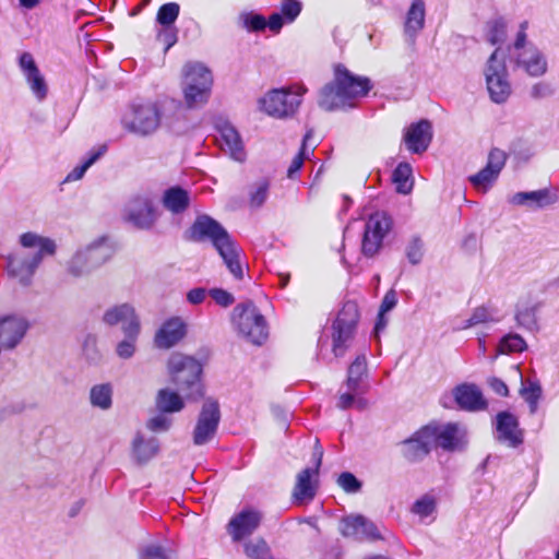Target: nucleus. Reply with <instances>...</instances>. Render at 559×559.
I'll list each match as a JSON object with an SVG mask.
<instances>
[{"mask_svg": "<svg viewBox=\"0 0 559 559\" xmlns=\"http://www.w3.org/2000/svg\"><path fill=\"white\" fill-rule=\"evenodd\" d=\"M371 87L368 78L355 75L343 64H336L333 81L320 90L318 105L325 111L353 108L359 98L369 93Z\"/></svg>", "mask_w": 559, "mask_h": 559, "instance_id": "1", "label": "nucleus"}, {"mask_svg": "<svg viewBox=\"0 0 559 559\" xmlns=\"http://www.w3.org/2000/svg\"><path fill=\"white\" fill-rule=\"evenodd\" d=\"M186 235L187 239L192 241H211L230 274L236 280L243 277V269L239 260L240 249L217 221L209 215H200L187 230Z\"/></svg>", "mask_w": 559, "mask_h": 559, "instance_id": "2", "label": "nucleus"}, {"mask_svg": "<svg viewBox=\"0 0 559 559\" xmlns=\"http://www.w3.org/2000/svg\"><path fill=\"white\" fill-rule=\"evenodd\" d=\"M20 243L24 248L38 249L35 253L16 252L8 257V272L22 285H28L41 263L44 255H52L56 252V243L52 239L35 233H24L20 237Z\"/></svg>", "mask_w": 559, "mask_h": 559, "instance_id": "3", "label": "nucleus"}, {"mask_svg": "<svg viewBox=\"0 0 559 559\" xmlns=\"http://www.w3.org/2000/svg\"><path fill=\"white\" fill-rule=\"evenodd\" d=\"M168 371L171 382L186 399L194 401L203 396L202 366L197 359L174 353L168 360Z\"/></svg>", "mask_w": 559, "mask_h": 559, "instance_id": "4", "label": "nucleus"}, {"mask_svg": "<svg viewBox=\"0 0 559 559\" xmlns=\"http://www.w3.org/2000/svg\"><path fill=\"white\" fill-rule=\"evenodd\" d=\"M111 255L112 247L108 239L100 237L75 251L66 263V272L75 278L87 276L106 263Z\"/></svg>", "mask_w": 559, "mask_h": 559, "instance_id": "5", "label": "nucleus"}, {"mask_svg": "<svg viewBox=\"0 0 559 559\" xmlns=\"http://www.w3.org/2000/svg\"><path fill=\"white\" fill-rule=\"evenodd\" d=\"M213 86V75L200 62H189L183 67L182 92L187 106L197 108L207 103Z\"/></svg>", "mask_w": 559, "mask_h": 559, "instance_id": "6", "label": "nucleus"}, {"mask_svg": "<svg viewBox=\"0 0 559 559\" xmlns=\"http://www.w3.org/2000/svg\"><path fill=\"white\" fill-rule=\"evenodd\" d=\"M231 321L238 333L254 345H262L269 336L266 321L252 301L237 305Z\"/></svg>", "mask_w": 559, "mask_h": 559, "instance_id": "7", "label": "nucleus"}, {"mask_svg": "<svg viewBox=\"0 0 559 559\" xmlns=\"http://www.w3.org/2000/svg\"><path fill=\"white\" fill-rule=\"evenodd\" d=\"M306 92L307 88L300 84L274 88L260 99V108L275 118L292 117L298 110Z\"/></svg>", "mask_w": 559, "mask_h": 559, "instance_id": "8", "label": "nucleus"}, {"mask_svg": "<svg viewBox=\"0 0 559 559\" xmlns=\"http://www.w3.org/2000/svg\"><path fill=\"white\" fill-rule=\"evenodd\" d=\"M162 112L157 103H133L122 117V124L138 135H150L160 126Z\"/></svg>", "mask_w": 559, "mask_h": 559, "instance_id": "9", "label": "nucleus"}, {"mask_svg": "<svg viewBox=\"0 0 559 559\" xmlns=\"http://www.w3.org/2000/svg\"><path fill=\"white\" fill-rule=\"evenodd\" d=\"M485 74L491 100L497 104L504 103L511 95V84L504 58L500 57L499 49H496L490 56Z\"/></svg>", "mask_w": 559, "mask_h": 559, "instance_id": "10", "label": "nucleus"}, {"mask_svg": "<svg viewBox=\"0 0 559 559\" xmlns=\"http://www.w3.org/2000/svg\"><path fill=\"white\" fill-rule=\"evenodd\" d=\"M221 421L219 405L216 401L206 400L198 416L192 440L195 445H204L212 441L217 432Z\"/></svg>", "mask_w": 559, "mask_h": 559, "instance_id": "11", "label": "nucleus"}, {"mask_svg": "<svg viewBox=\"0 0 559 559\" xmlns=\"http://www.w3.org/2000/svg\"><path fill=\"white\" fill-rule=\"evenodd\" d=\"M338 530L342 536L359 542L383 539L378 526L361 514H349L342 518Z\"/></svg>", "mask_w": 559, "mask_h": 559, "instance_id": "12", "label": "nucleus"}, {"mask_svg": "<svg viewBox=\"0 0 559 559\" xmlns=\"http://www.w3.org/2000/svg\"><path fill=\"white\" fill-rule=\"evenodd\" d=\"M103 322L109 326L120 324L124 335L139 336L141 325L135 309L130 304L109 307L103 314Z\"/></svg>", "mask_w": 559, "mask_h": 559, "instance_id": "13", "label": "nucleus"}, {"mask_svg": "<svg viewBox=\"0 0 559 559\" xmlns=\"http://www.w3.org/2000/svg\"><path fill=\"white\" fill-rule=\"evenodd\" d=\"M507 155L499 148L489 152L487 165L477 174L469 177L473 187L479 191L487 192L504 167Z\"/></svg>", "mask_w": 559, "mask_h": 559, "instance_id": "14", "label": "nucleus"}, {"mask_svg": "<svg viewBox=\"0 0 559 559\" xmlns=\"http://www.w3.org/2000/svg\"><path fill=\"white\" fill-rule=\"evenodd\" d=\"M323 451L321 448H316L313 457L316 460L314 467H307L302 469L296 478V484L293 490V499L298 504L311 501L316 496V484L312 480L318 475L319 467L322 462Z\"/></svg>", "mask_w": 559, "mask_h": 559, "instance_id": "15", "label": "nucleus"}, {"mask_svg": "<svg viewBox=\"0 0 559 559\" xmlns=\"http://www.w3.org/2000/svg\"><path fill=\"white\" fill-rule=\"evenodd\" d=\"M432 435V444L445 451L461 450L464 444V431L457 424H429L427 425Z\"/></svg>", "mask_w": 559, "mask_h": 559, "instance_id": "16", "label": "nucleus"}, {"mask_svg": "<svg viewBox=\"0 0 559 559\" xmlns=\"http://www.w3.org/2000/svg\"><path fill=\"white\" fill-rule=\"evenodd\" d=\"M431 436L429 429L425 426L403 440L400 445L405 460L412 463L424 460L433 447Z\"/></svg>", "mask_w": 559, "mask_h": 559, "instance_id": "17", "label": "nucleus"}, {"mask_svg": "<svg viewBox=\"0 0 559 559\" xmlns=\"http://www.w3.org/2000/svg\"><path fill=\"white\" fill-rule=\"evenodd\" d=\"M19 67L36 99L43 102L47 97L48 85L33 55L26 51L21 53Z\"/></svg>", "mask_w": 559, "mask_h": 559, "instance_id": "18", "label": "nucleus"}, {"mask_svg": "<svg viewBox=\"0 0 559 559\" xmlns=\"http://www.w3.org/2000/svg\"><path fill=\"white\" fill-rule=\"evenodd\" d=\"M497 440L510 448H516L524 441L523 430L519 427V420L510 412H500L496 416Z\"/></svg>", "mask_w": 559, "mask_h": 559, "instance_id": "19", "label": "nucleus"}, {"mask_svg": "<svg viewBox=\"0 0 559 559\" xmlns=\"http://www.w3.org/2000/svg\"><path fill=\"white\" fill-rule=\"evenodd\" d=\"M28 322L16 316L0 318V348L13 349L25 336Z\"/></svg>", "mask_w": 559, "mask_h": 559, "instance_id": "20", "label": "nucleus"}, {"mask_svg": "<svg viewBox=\"0 0 559 559\" xmlns=\"http://www.w3.org/2000/svg\"><path fill=\"white\" fill-rule=\"evenodd\" d=\"M187 334V323L180 317H171L157 330L154 343L157 348L169 349L177 345Z\"/></svg>", "mask_w": 559, "mask_h": 559, "instance_id": "21", "label": "nucleus"}, {"mask_svg": "<svg viewBox=\"0 0 559 559\" xmlns=\"http://www.w3.org/2000/svg\"><path fill=\"white\" fill-rule=\"evenodd\" d=\"M558 201V195L550 188L534 191L516 192L508 198V202L514 206H526L530 210L544 209Z\"/></svg>", "mask_w": 559, "mask_h": 559, "instance_id": "22", "label": "nucleus"}, {"mask_svg": "<svg viewBox=\"0 0 559 559\" xmlns=\"http://www.w3.org/2000/svg\"><path fill=\"white\" fill-rule=\"evenodd\" d=\"M126 217L128 222L141 229L151 228L156 221L153 204L150 199L144 197L133 198L129 202L126 210Z\"/></svg>", "mask_w": 559, "mask_h": 559, "instance_id": "23", "label": "nucleus"}, {"mask_svg": "<svg viewBox=\"0 0 559 559\" xmlns=\"http://www.w3.org/2000/svg\"><path fill=\"white\" fill-rule=\"evenodd\" d=\"M262 514L253 509L242 510L235 515L228 524V533L235 542L251 535L260 525Z\"/></svg>", "mask_w": 559, "mask_h": 559, "instance_id": "24", "label": "nucleus"}, {"mask_svg": "<svg viewBox=\"0 0 559 559\" xmlns=\"http://www.w3.org/2000/svg\"><path fill=\"white\" fill-rule=\"evenodd\" d=\"M432 139V127L428 120H420L411 124L404 134V142L408 151L415 154L424 153Z\"/></svg>", "mask_w": 559, "mask_h": 559, "instance_id": "25", "label": "nucleus"}, {"mask_svg": "<svg viewBox=\"0 0 559 559\" xmlns=\"http://www.w3.org/2000/svg\"><path fill=\"white\" fill-rule=\"evenodd\" d=\"M516 63L530 76H542L547 72L548 64L544 53L536 47L523 49L516 58Z\"/></svg>", "mask_w": 559, "mask_h": 559, "instance_id": "26", "label": "nucleus"}, {"mask_svg": "<svg viewBox=\"0 0 559 559\" xmlns=\"http://www.w3.org/2000/svg\"><path fill=\"white\" fill-rule=\"evenodd\" d=\"M222 150L230 155L237 162L246 159V152L242 141L237 130L229 123L219 128V138L217 139Z\"/></svg>", "mask_w": 559, "mask_h": 559, "instance_id": "27", "label": "nucleus"}, {"mask_svg": "<svg viewBox=\"0 0 559 559\" xmlns=\"http://www.w3.org/2000/svg\"><path fill=\"white\" fill-rule=\"evenodd\" d=\"M454 399L457 405L466 411H481L486 408V401L480 390L474 384H461L454 389Z\"/></svg>", "mask_w": 559, "mask_h": 559, "instance_id": "28", "label": "nucleus"}, {"mask_svg": "<svg viewBox=\"0 0 559 559\" xmlns=\"http://www.w3.org/2000/svg\"><path fill=\"white\" fill-rule=\"evenodd\" d=\"M425 3L423 0H414L407 11L404 24V33L409 43H414L417 34L425 25Z\"/></svg>", "mask_w": 559, "mask_h": 559, "instance_id": "29", "label": "nucleus"}, {"mask_svg": "<svg viewBox=\"0 0 559 559\" xmlns=\"http://www.w3.org/2000/svg\"><path fill=\"white\" fill-rule=\"evenodd\" d=\"M162 203L173 214H181L189 207V192L178 186L168 188L164 191Z\"/></svg>", "mask_w": 559, "mask_h": 559, "instance_id": "30", "label": "nucleus"}, {"mask_svg": "<svg viewBox=\"0 0 559 559\" xmlns=\"http://www.w3.org/2000/svg\"><path fill=\"white\" fill-rule=\"evenodd\" d=\"M367 372L366 355L361 354L348 367L346 385L347 389L354 393H365L366 386L362 385V377Z\"/></svg>", "mask_w": 559, "mask_h": 559, "instance_id": "31", "label": "nucleus"}, {"mask_svg": "<svg viewBox=\"0 0 559 559\" xmlns=\"http://www.w3.org/2000/svg\"><path fill=\"white\" fill-rule=\"evenodd\" d=\"M156 407L162 413H177L185 407V403L177 392L162 389L156 396Z\"/></svg>", "mask_w": 559, "mask_h": 559, "instance_id": "32", "label": "nucleus"}, {"mask_svg": "<svg viewBox=\"0 0 559 559\" xmlns=\"http://www.w3.org/2000/svg\"><path fill=\"white\" fill-rule=\"evenodd\" d=\"M159 444L157 439L151 438L144 440L141 436H136L133 441V457L138 463H146L158 452Z\"/></svg>", "mask_w": 559, "mask_h": 559, "instance_id": "33", "label": "nucleus"}, {"mask_svg": "<svg viewBox=\"0 0 559 559\" xmlns=\"http://www.w3.org/2000/svg\"><path fill=\"white\" fill-rule=\"evenodd\" d=\"M392 227L391 217L384 212H377L369 216L365 224L364 235H378L382 238L389 234Z\"/></svg>", "mask_w": 559, "mask_h": 559, "instance_id": "34", "label": "nucleus"}, {"mask_svg": "<svg viewBox=\"0 0 559 559\" xmlns=\"http://www.w3.org/2000/svg\"><path fill=\"white\" fill-rule=\"evenodd\" d=\"M332 350L335 357L345 355L353 337L355 330L348 328L336 326L333 324Z\"/></svg>", "mask_w": 559, "mask_h": 559, "instance_id": "35", "label": "nucleus"}, {"mask_svg": "<svg viewBox=\"0 0 559 559\" xmlns=\"http://www.w3.org/2000/svg\"><path fill=\"white\" fill-rule=\"evenodd\" d=\"M396 191L402 194H408L413 189L412 167L407 163H400L392 174Z\"/></svg>", "mask_w": 559, "mask_h": 559, "instance_id": "36", "label": "nucleus"}, {"mask_svg": "<svg viewBox=\"0 0 559 559\" xmlns=\"http://www.w3.org/2000/svg\"><path fill=\"white\" fill-rule=\"evenodd\" d=\"M537 311L538 305H518L515 311V320L518 325L528 330H537Z\"/></svg>", "mask_w": 559, "mask_h": 559, "instance_id": "37", "label": "nucleus"}, {"mask_svg": "<svg viewBox=\"0 0 559 559\" xmlns=\"http://www.w3.org/2000/svg\"><path fill=\"white\" fill-rule=\"evenodd\" d=\"M515 372L519 374L522 381V388L520 389L521 396L528 403L530 411L532 414L536 413L538 407V401L542 396V386L537 382L525 383L523 377L516 367Z\"/></svg>", "mask_w": 559, "mask_h": 559, "instance_id": "38", "label": "nucleus"}, {"mask_svg": "<svg viewBox=\"0 0 559 559\" xmlns=\"http://www.w3.org/2000/svg\"><path fill=\"white\" fill-rule=\"evenodd\" d=\"M358 319L359 311L357 305L354 301H347L344 304L343 308L338 312L333 324L336 326L355 330Z\"/></svg>", "mask_w": 559, "mask_h": 559, "instance_id": "39", "label": "nucleus"}, {"mask_svg": "<svg viewBox=\"0 0 559 559\" xmlns=\"http://www.w3.org/2000/svg\"><path fill=\"white\" fill-rule=\"evenodd\" d=\"M90 400L94 407L108 409L112 402V389L110 384L103 383L94 385L90 392Z\"/></svg>", "mask_w": 559, "mask_h": 559, "instance_id": "40", "label": "nucleus"}, {"mask_svg": "<svg viewBox=\"0 0 559 559\" xmlns=\"http://www.w3.org/2000/svg\"><path fill=\"white\" fill-rule=\"evenodd\" d=\"M270 190V181L267 179H260L253 182L249 188V204L253 209L261 207L267 197Z\"/></svg>", "mask_w": 559, "mask_h": 559, "instance_id": "41", "label": "nucleus"}, {"mask_svg": "<svg viewBox=\"0 0 559 559\" xmlns=\"http://www.w3.org/2000/svg\"><path fill=\"white\" fill-rule=\"evenodd\" d=\"M437 509V501L431 495H424L417 499L412 506V512L418 515L421 520L433 514Z\"/></svg>", "mask_w": 559, "mask_h": 559, "instance_id": "42", "label": "nucleus"}, {"mask_svg": "<svg viewBox=\"0 0 559 559\" xmlns=\"http://www.w3.org/2000/svg\"><path fill=\"white\" fill-rule=\"evenodd\" d=\"M106 152V146L103 145L97 150H94L90 153L88 158L80 166H76L72 171H70L67 176L68 181H75L81 179L85 171Z\"/></svg>", "mask_w": 559, "mask_h": 559, "instance_id": "43", "label": "nucleus"}, {"mask_svg": "<svg viewBox=\"0 0 559 559\" xmlns=\"http://www.w3.org/2000/svg\"><path fill=\"white\" fill-rule=\"evenodd\" d=\"M180 7L176 2L163 4L157 12L156 20L163 26L174 24L179 15Z\"/></svg>", "mask_w": 559, "mask_h": 559, "instance_id": "44", "label": "nucleus"}, {"mask_svg": "<svg viewBox=\"0 0 559 559\" xmlns=\"http://www.w3.org/2000/svg\"><path fill=\"white\" fill-rule=\"evenodd\" d=\"M506 22L501 17L489 21L487 23V39L492 45L503 41L506 37Z\"/></svg>", "mask_w": 559, "mask_h": 559, "instance_id": "45", "label": "nucleus"}, {"mask_svg": "<svg viewBox=\"0 0 559 559\" xmlns=\"http://www.w3.org/2000/svg\"><path fill=\"white\" fill-rule=\"evenodd\" d=\"M499 348L503 354L519 353L526 348V343L519 334H509L501 340Z\"/></svg>", "mask_w": 559, "mask_h": 559, "instance_id": "46", "label": "nucleus"}, {"mask_svg": "<svg viewBox=\"0 0 559 559\" xmlns=\"http://www.w3.org/2000/svg\"><path fill=\"white\" fill-rule=\"evenodd\" d=\"M239 21L247 31L249 32H260L266 27V20L264 16L255 13H241L239 15Z\"/></svg>", "mask_w": 559, "mask_h": 559, "instance_id": "47", "label": "nucleus"}, {"mask_svg": "<svg viewBox=\"0 0 559 559\" xmlns=\"http://www.w3.org/2000/svg\"><path fill=\"white\" fill-rule=\"evenodd\" d=\"M245 552L251 559H270V549L263 539L246 543Z\"/></svg>", "mask_w": 559, "mask_h": 559, "instance_id": "48", "label": "nucleus"}, {"mask_svg": "<svg viewBox=\"0 0 559 559\" xmlns=\"http://www.w3.org/2000/svg\"><path fill=\"white\" fill-rule=\"evenodd\" d=\"M383 239L384 238L373 234L364 235L361 241V253L367 258L374 257L382 248Z\"/></svg>", "mask_w": 559, "mask_h": 559, "instance_id": "49", "label": "nucleus"}, {"mask_svg": "<svg viewBox=\"0 0 559 559\" xmlns=\"http://www.w3.org/2000/svg\"><path fill=\"white\" fill-rule=\"evenodd\" d=\"M301 12V3L297 0H284L281 4V14L286 23H292Z\"/></svg>", "mask_w": 559, "mask_h": 559, "instance_id": "50", "label": "nucleus"}, {"mask_svg": "<svg viewBox=\"0 0 559 559\" xmlns=\"http://www.w3.org/2000/svg\"><path fill=\"white\" fill-rule=\"evenodd\" d=\"M556 93L555 86L547 81H539L535 83L530 91V95L534 99H545L554 96Z\"/></svg>", "mask_w": 559, "mask_h": 559, "instance_id": "51", "label": "nucleus"}, {"mask_svg": "<svg viewBox=\"0 0 559 559\" xmlns=\"http://www.w3.org/2000/svg\"><path fill=\"white\" fill-rule=\"evenodd\" d=\"M405 253L412 264H418L424 255L423 241L417 237L411 239L406 246Z\"/></svg>", "mask_w": 559, "mask_h": 559, "instance_id": "52", "label": "nucleus"}, {"mask_svg": "<svg viewBox=\"0 0 559 559\" xmlns=\"http://www.w3.org/2000/svg\"><path fill=\"white\" fill-rule=\"evenodd\" d=\"M138 336L126 335V338L117 344L116 353L122 359L131 358L135 353Z\"/></svg>", "mask_w": 559, "mask_h": 559, "instance_id": "53", "label": "nucleus"}, {"mask_svg": "<svg viewBox=\"0 0 559 559\" xmlns=\"http://www.w3.org/2000/svg\"><path fill=\"white\" fill-rule=\"evenodd\" d=\"M337 484L348 493L358 492L361 488V483L349 472L342 473L338 476Z\"/></svg>", "mask_w": 559, "mask_h": 559, "instance_id": "54", "label": "nucleus"}, {"mask_svg": "<svg viewBox=\"0 0 559 559\" xmlns=\"http://www.w3.org/2000/svg\"><path fill=\"white\" fill-rule=\"evenodd\" d=\"M312 135V132L311 131H308L305 136H304V141H302V147L300 150V152L293 158L289 167H288V170H287V176L289 178H293L294 175L301 168L302 164H304V160H305V153H304V150L306 147V144L307 142L309 141V139L311 138Z\"/></svg>", "mask_w": 559, "mask_h": 559, "instance_id": "55", "label": "nucleus"}, {"mask_svg": "<svg viewBox=\"0 0 559 559\" xmlns=\"http://www.w3.org/2000/svg\"><path fill=\"white\" fill-rule=\"evenodd\" d=\"M492 317L487 308L478 307L474 310L473 314L466 320V323L463 325V329H467L484 322L492 321Z\"/></svg>", "mask_w": 559, "mask_h": 559, "instance_id": "56", "label": "nucleus"}, {"mask_svg": "<svg viewBox=\"0 0 559 559\" xmlns=\"http://www.w3.org/2000/svg\"><path fill=\"white\" fill-rule=\"evenodd\" d=\"M165 414L162 413L151 418L147 423V428L155 432L167 431L171 426V419Z\"/></svg>", "mask_w": 559, "mask_h": 559, "instance_id": "57", "label": "nucleus"}, {"mask_svg": "<svg viewBox=\"0 0 559 559\" xmlns=\"http://www.w3.org/2000/svg\"><path fill=\"white\" fill-rule=\"evenodd\" d=\"M140 559H169L165 550L155 544L144 546L140 550Z\"/></svg>", "mask_w": 559, "mask_h": 559, "instance_id": "58", "label": "nucleus"}, {"mask_svg": "<svg viewBox=\"0 0 559 559\" xmlns=\"http://www.w3.org/2000/svg\"><path fill=\"white\" fill-rule=\"evenodd\" d=\"M209 295L213 298V300L222 306L228 307L234 304V296L225 289L222 288H213L209 290Z\"/></svg>", "mask_w": 559, "mask_h": 559, "instance_id": "59", "label": "nucleus"}, {"mask_svg": "<svg viewBox=\"0 0 559 559\" xmlns=\"http://www.w3.org/2000/svg\"><path fill=\"white\" fill-rule=\"evenodd\" d=\"M396 304H397L396 293H395V290L390 289L389 292H386V294L384 295V297L382 299L379 312L386 313V312L391 311L396 306Z\"/></svg>", "mask_w": 559, "mask_h": 559, "instance_id": "60", "label": "nucleus"}, {"mask_svg": "<svg viewBox=\"0 0 559 559\" xmlns=\"http://www.w3.org/2000/svg\"><path fill=\"white\" fill-rule=\"evenodd\" d=\"M207 294L209 292L205 288L197 287L188 292L187 300L191 305H200L205 300Z\"/></svg>", "mask_w": 559, "mask_h": 559, "instance_id": "61", "label": "nucleus"}, {"mask_svg": "<svg viewBox=\"0 0 559 559\" xmlns=\"http://www.w3.org/2000/svg\"><path fill=\"white\" fill-rule=\"evenodd\" d=\"M285 20L280 12L270 15L266 26L273 32L278 33L284 25Z\"/></svg>", "mask_w": 559, "mask_h": 559, "instance_id": "62", "label": "nucleus"}, {"mask_svg": "<svg viewBox=\"0 0 559 559\" xmlns=\"http://www.w3.org/2000/svg\"><path fill=\"white\" fill-rule=\"evenodd\" d=\"M488 383L498 395L508 396L509 389L501 379L493 377L488 380Z\"/></svg>", "mask_w": 559, "mask_h": 559, "instance_id": "63", "label": "nucleus"}, {"mask_svg": "<svg viewBox=\"0 0 559 559\" xmlns=\"http://www.w3.org/2000/svg\"><path fill=\"white\" fill-rule=\"evenodd\" d=\"M360 394L361 393H354L348 390V392L341 394L337 406L342 409H347L352 407L355 402V396Z\"/></svg>", "mask_w": 559, "mask_h": 559, "instance_id": "64", "label": "nucleus"}]
</instances>
